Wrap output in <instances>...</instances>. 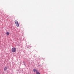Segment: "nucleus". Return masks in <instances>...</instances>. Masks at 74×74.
<instances>
[{
  "label": "nucleus",
  "instance_id": "f257e3e1",
  "mask_svg": "<svg viewBox=\"0 0 74 74\" xmlns=\"http://www.w3.org/2000/svg\"><path fill=\"white\" fill-rule=\"evenodd\" d=\"M15 23L17 27H19V24L18 22L17 21L15 20Z\"/></svg>",
  "mask_w": 74,
  "mask_h": 74
},
{
  "label": "nucleus",
  "instance_id": "f03ea898",
  "mask_svg": "<svg viewBox=\"0 0 74 74\" xmlns=\"http://www.w3.org/2000/svg\"><path fill=\"white\" fill-rule=\"evenodd\" d=\"M16 50V48L13 47L12 49V52H15Z\"/></svg>",
  "mask_w": 74,
  "mask_h": 74
},
{
  "label": "nucleus",
  "instance_id": "7ed1b4c3",
  "mask_svg": "<svg viewBox=\"0 0 74 74\" xmlns=\"http://www.w3.org/2000/svg\"><path fill=\"white\" fill-rule=\"evenodd\" d=\"M8 68L7 67H5L4 69V71H6L7 70V69Z\"/></svg>",
  "mask_w": 74,
  "mask_h": 74
},
{
  "label": "nucleus",
  "instance_id": "20e7f679",
  "mask_svg": "<svg viewBox=\"0 0 74 74\" xmlns=\"http://www.w3.org/2000/svg\"><path fill=\"white\" fill-rule=\"evenodd\" d=\"M33 71L34 72H38V71H37V70L35 69L33 70Z\"/></svg>",
  "mask_w": 74,
  "mask_h": 74
},
{
  "label": "nucleus",
  "instance_id": "39448f33",
  "mask_svg": "<svg viewBox=\"0 0 74 74\" xmlns=\"http://www.w3.org/2000/svg\"><path fill=\"white\" fill-rule=\"evenodd\" d=\"M6 34L7 36H9L10 35V33L8 32H6Z\"/></svg>",
  "mask_w": 74,
  "mask_h": 74
},
{
  "label": "nucleus",
  "instance_id": "423d86ee",
  "mask_svg": "<svg viewBox=\"0 0 74 74\" xmlns=\"http://www.w3.org/2000/svg\"><path fill=\"white\" fill-rule=\"evenodd\" d=\"M36 73V74H40V73L39 72H37Z\"/></svg>",
  "mask_w": 74,
  "mask_h": 74
}]
</instances>
